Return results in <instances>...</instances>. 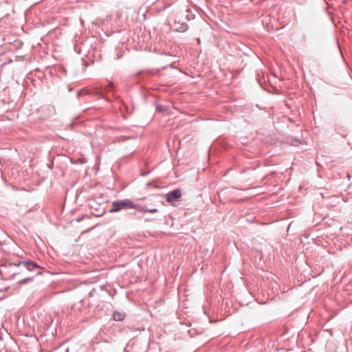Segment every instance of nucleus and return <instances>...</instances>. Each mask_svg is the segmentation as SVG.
Returning a JSON list of instances; mask_svg holds the SVG:
<instances>
[{"instance_id":"nucleus-1","label":"nucleus","mask_w":352,"mask_h":352,"mask_svg":"<svg viewBox=\"0 0 352 352\" xmlns=\"http://www.w3.org/2000/svg\"><path fill=\"white\" fill-rule=\"evenodd\" d=\"M136 209L138 212L155 213L158 211L156 208H148L146 205H137L130 199L114 201L112 202L109 212L115 213L122 210Z\"/></svg>"},{"instance_id":"nucleus-2","label":"nucleus","mask_w":352,"mask_h":352,"mask_svg":"<svg viewBox=\"0 0 352 352\" xmlns=\"http://www.w3.org/2000/svg\"><path fill=\"white\" fill-rule=\"evenodd\" d=\"M182 195L181 190L179 189H175L166 194V201L172 203L177 199L179 198Z\"/></svg>"},{"instance_id":"nucleus-3","label":"nucleus","mask_w":352,"mask_h":352,"mask_svg":"<svg viewBox=\"0 0 352 352\" xmlns=\"http://www.w3.org/2000/svg\"><path fill=\"white\" fill-rule=\"evenodd\" d=\"M149 203L145 204L148 208H157L156 207L161 206L163 203L160 201L157 197L149 199Z\"/></svg>"},{"instance_id":"nucleus-4","label":"nucleus","mask_w":352,"mask_h":352,"mask_svg":"<svg viewBox=\"0 0 352 352\" xmlns=\"http://www.w3.org/2000/svg\"><path fill=\"white\" fill-rule=\"evenodd\" d=\"M22 265L26 267L28 270H32L34 268H39V267L32 261H24Z\"/></svg>"},{"instance_id":"nucleus-5","label":"nucleus","mask_w":352,"mask_h":352,"mask_svg":"<svg viewBox=\"0 0 352 352\" xmlns=\"http://www.w3.org/2000/svg\"><path fill=\"white\" fill-rule=\"evenodd\" d=\"M113 318L116 321H122L125 318V314L124 312L115 311Z\"/></svg>"},{"instance_id":"nucleus-6","label":"nucleus","mask_w":352,"mask_h":352,"mask_svg":"<svg viewBox=\"0 0 352 352\" xmlns=\"http://www.w3.org/2000/svg\"><path fill=\"white\" fill-rule=\"evenodd\" d=\"M30 280V278H24L19 282L20 284H25Z\"/></svg>"}]
</instances>
